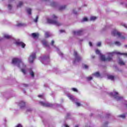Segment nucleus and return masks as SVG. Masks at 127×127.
<instances>
[{
    "label": "nucleus",
    "mask_w": 127,
    "mask_h": 127,
    "mask_svg": "<svg viewBox=\"0 0 127 127\" xmlns=\"http://www.w3.org/2000/svg\"><path fill=\"white\" fill-rule=\"evenodd\" d=\"M3 36L4 38H6V39H11V42H13V43H14L16 46H21L22 48H25L26 44L24 43V42L20 41L19 39L16 40L12 37L11 35H9L8 34H4Z\"/></svg>",
    "instance_id": "obj_3"
},
{
    "label": "nucleus",
    "mask_w": 127,
    "mask_h": 127,
    "mask_svg": "<svg viewBox=\"0 0 127 127\" xmlns=\"http://www.w3.org/2000/svg\"><path fill=\"white\" fill-rule=\"evenodd\" d=\"M108 78L109 79H111V80H115V77L114 75L109 74L108 75Z\"/></svg>",
    "instance_id": "obj_17"
},
{
    "label": "nucleus",
    "mask_w": 127,
    "mask_h": 127,
    "mask_svg": "<svg viewBox=\"0 0 127 127\" xmlns=\"http://www.w3.org/2000/svg\"><path fill=\"white\" fill-rule=\"evenodd\" d=\"M23 25H24V24L22 23H19L17 24V26H22Z\"/></svg>",
    "instance_id": "obj_35"
},
{
    "label": "nucleus",
    "mask_w": 127,
    "mask_h": 127,
    "mask_svg": "<svg viewBox=\"0 0 127 127\" xmlns=\"http://www.w3.org/2000/svg\"><path fill=\"white\" fill-rule=\"evenodd\" d=\"M18 105L21 109H23L26 106V103L25 101H21L18 103Z\"/></svg>",
    "instance_id": "obj_13"
},
{
    "label": "nucleus",
    "mask_w": 127,
    "mask_h": 127,
    "mask_svg": "<svg viewBox=\"0 0 127 127\" xmlns=\"http://www.w3.org/2000/svg\"><path fill=\"white\" fill-rule=\"evenodd\" d=\"M32 108H27V111H28V112L32 111Z\"/></svg>",
    "instance_id": "obj_43"
},
{
    "label": "nucleus",
    "mask_w": 127,
    "mask_h": 127,
    "mask_svg": "<svg viewBox=\"0 0 127 127\" xmlns=\"http://www.w3.org/2000/svg\"><path fill=\"white\" fill-rule=\"evenodd\" d=\"M96 18H97L96 16H91L90 19V20H95Z\"/></svg>",
    "instance_id": "obj_30"
},
{
    "label": "nucleus",
    "mask_w": 127,
    "mask_h": 127,
    "mask_svg": "<svg viewBox=\"0 0 127 127\" xmlns=\"http://www.w3.org/2000/svg\"><path fill=\"white\" fill-rule=\"evenodd\" d=\"M88 20L87 17H83L82 20V21H87Z\"/></svg>",
    "instance_id": "obj_31"
},
{
    "label": "nucleus",
    "mask_w": 127,
    "mask_h": 127,
    "mask_svg": "<svg viewBox=\"0 0 127 127\" xmlns=\"http://www.w3.org/2000/svg\"><path fill=\"white\" fill-rule=\"evenodd\" d=\"M32 36L34 38H38V37L39 36V33H32Z\"/></svg>",
    "instance_id": "obj_19"
},
{
    "label": "nucleus",
    "mask_w": 127,
    "mask_h": 127,
    "mask_svg": "<svg viewBox=\"0 0 127 127\" xmlns=\"http://www.w3.org/2000/svg\"><path fill=\"white\" fill-rule=\"evenodd\" d=\"M64 127H69L68 125H66V124L64 125Z\"/></svg>",
    "instance_id": "obj_54"
},
{
    "label": "nucleus",
    "mask_w": 127,
    "mask_h": 127,
    "mask_svg": "<svg viewBox=\"0 0 127 127\" xmlns=\"http://www.w3.org/2000/svg\"><path fill=\"white\" fill-rule=\"evenodd\" d=\"M23 86H25V87H27V86H28V84H23Z\"/></svg>",
    "instance_id": "obj_50"
},
{
    "label": "nucleus",
    "mask_w": 127,
    "mask_h": 127,
    "mask_svg": "<svg viewBox=\"0 0 127 127\" xmlns=\"http://www.w3.org/2000/svg\"><path fill=\"white\" fill-rule=\"evenodd\" d=\"M84 33V29L82 28L79 30H76L73 32L74 35H82Z\"/></svg>",
    "instance_id": "obj_11"
},
{
    "label": "nucleus",
    "mask_w": 127,
    "mask_h": 127,
    "mask_svg": "<svg viewBox=\"0 0 127 127\" xmlns=\"http://www.w3.org/2000/svg\"><path fill=\"white\" fill-rule=\"evenodd\" d=\"M38 18H39V16H38V15H37L35 19H34V21H35V22H37Z\"/></svg>",
    "instance_id": "obj_32"
},
{
    "label": "nucleus",
    "mask_w": 127,
    "mask_h": 127,
    "mask_svg": "<svg viewBox=\"0 0 127 127\" xmlns=\"http://www.w3.org/2000/svg\"><path fill=\"white\" fill-rule=\"evenodd\" d=\"M95 53L96 54L100 55V59L102 61H112L113 60V57L115 54L124 55V53H121V52H118L117 51H114L113 52L107 53L108 57L106 58L105 55H102L101 53H100V50H96Z\"/></svg>",
    "instance_id": "obj_1"
},
{
    "label": "nucleus",
    "mask_w": 127,
    "mask_h": 127,
    "mask_svg": "<svg viewBox=\"0 0 127 127\" xmlns=\"http://www.w3.org/2000/svg\"><path fill=\"white\" fill-rule=\"evenodd\" d=\"M55 48L56 49V51H57L58 54L61 56L62 58L63 57L64 54L62 52H61L60 49L58 48L56 46H54Z\"/></svg>",
    "instance_id": "obj_15"
},
{
    "label": "nucleus",
    "mask_w": 127,
    "mask_h": 127,
    "mask_svg": "<svg viewBox=\"0 0 127 127\" xmlns=\"http://www.w3.org/2000/svg\"><path fill=\"white\" fill-rule=\"evenodd\" d=\"M54 43H55L54 40H52V42H51V45L53 46L54 44Z\"/></svg>",
    "instance_id": "obj_44"
},
{
    "label": "nucleus",
    "mask_w": 127,
    "mask_h": 127,
    "mask_svg": "<svg viewBox=\"0 0 127 127\" xmlns=\"http://www.w3.org/2000/svg\"><path fill=\"white\" fill-rule=\"evenodd\" d=\"M65 5H64V6H59V9H60V10H63V9H65Z\"/></svg>",
    "instance_id": "obj_21"
},
{
    "label": "nucleus",
    "mask_w": 127,
    "mask_h": 127,
    "mask_svg": "<svg viewBox=\"0 0 127 127\" xmlns=\"http://www.w3.org/2000/svg\"><path fill=\"white\" fill-rule=\"evenodd\" d=\"M101 42H98L97 46H101Z\"/></svg>",
    "instance_id": "obj_45"
},
{
    "label": "nucleus",
    "mask_w": 127,
    "mask_h": 127,
    "mask_svg": "<svg viewBox=\"0 0 127 127\" xmlns=\"http://www.w3.org/2000/svg\"><path fill=\"white\" fill-rule=\"evenodd\" d=\"M30 74H31V76H32V77H34L35 74H34V71H33V70H31L30 71Z\"/></svg>",
    "instance_id": "obj_24"
},
{
    "label": "nucleus",
    "mask_w": 127,
    "mask_h": 127,
    "mask_svg": "<svg viewBox=\"0 0 127 127\" xmlns=\"http://www.w3.org/2000/svg\"><path fill=\"white\" fill-rule=\"evenodd\" d=\"M42 43L43 46L46 47L47 50L50 49V46L48 41H46V40H42Z\"/></svg>",
    "instance_id": "obj_12"
},
{
    "label": "nucleus",
    "mask_w": 127,
    "mask_h": 127,
    "mask_svg": "<svg viewBox=\"0 0 127 127\" xmlns=\"http://www.w3.org/2000/svg\"><path fill=\"white\" fill-rule=\"evenodd\" d=\"M43 122L44 124H45V125H46V123H45V121H43Z\"/></svg>",
    "instance_id": "obj_55"
},
{
    "label": "nucleus",
    "mask_w": 127,
    "mask_h": 127,
    "mask_svg": "<svg viewBox=\"0 0 127 127\" xmlns=\"http://www.w3.org/2000/svg\"><path fill=\"white\" fill-rule=\"evenodd\" d=\"M36 58V54L35 52H33L28 58V61L30 63H33L34 61L35 60Z\"/></svg>",
    "instance_id": "obj_10"
},
{
    "label": "nucleus",
    "mask_w": 127,
    "mask_h": 127,
    "mask_svg": "<svg viewBox=\"0 0 127 127\" xmlns=\"http://www.w3.org/2000/svg\"><path fill=\"white\" fill-rule=\"evenodd\" d=\"M53 71L54 72H56V73H58L59 72V68H53Z\"/></svg>",
    "instance_id": "obj_29"
},
{
    "label": "nucleus",
    "mask_w": 127,
    "mask_h": 127,
    "mask_svg": "<svg viewBox=\"0 0 127 127\" xmlns=\"http://www.w3.org/2000/svg\"><path fill=\"white\" fill-rule=\"evenodd\" d=\"M3 120H4V124L5 125V124H6V118H4V119H3Z\"/></svg>",
    "instance_id": "obj_49"
},
{
    "label": "nucleus",
    "mask_w": 127,
    "mask_h": 127,
    "mask_svg": "<svg viewBox=\"0 0 127 127\" xmlns=\"http://www.w3.org/2000/svg\"><path fill=\"white\" fill-rule=\"evenodd\" d=\"M122 25H123V26H124V27H125L127 29V23H123Z\"/></svg>",
    "instance_id": "obj_38"
},
{
    "label": "nucleus",
    "mask_w": 127,
    "mask_h": 127,
    "mask_svg": "<svg viewBox=\"0 0 127 127\" xmlns=\"http://www.w3.org/2000/svg\"><path fill=\"white\" fill-rule=\"evenodd\" d=\"M12 63L18 68H20V69H21V72H22L24 74H26L28 71V68H27L26 65H25L21 59L14 58L12 60Z\"/></svg>",
    "instance_id": "obj_2"
},
{
    "label": "nucleus",
    "mask_w": 127,
    "mask_h": 127,
    "mask_svg": "<svg viewBox=\"0 0 127 127\" xmlns=\"http://www.w3.org/2000/svg\"><path fill=\"white\" fill-rule=\"evenodd\" d=\"M86 79L87 80H91L92 79H93V76H92L91 75H90V76H87L86 77Z\"/></svg>",
    "instance_id": "obj_25"
},
{
    "label": "nucleus",
    "mask_w": 127,
    "mask_h": 127,
    "mask_svg": "<svg viewBox=\"0 0 127 127\" xmlns=\"http://www.w3.org/2000/svg\"><path fill=\"white\" fill-rule=\"evenodd\" d=\"M45 35L46 37H49V36H50V33L49 32H45Z\"/></svg>",
    "instance_id": "obj_26"
},
{
    "label": "nucleus",
    "mask_w": 127,
    "mask_h": 127,
    "mask_svg": "<svg viewBox=\"0 0 127 127\" xmlns=\"http://www.w3.org/2000/svg\"><path fill=\"white\" fill-rule=\"evenodd\" d=\"M106 117H108V118H109L110 117H111L110 114H107Z\"/></svg>",
    "instance_id": "obj_48"
},
{
    "label": "nucleus",
    "mask_w": 127,
    "mask_h": 127,
    "mask_svg": "<svg viewBox=\"0 0 127 127\" xmlns=\"http://www.w3.org/2000/svg\"><path fill=\"white\" fill-rule=\"evenodd\" d=\"M16 127H23L22 125L21 124H18Z\"/></svg>",
    "instance_id": "obj_42"
},
{
    "label": "nucleus",
    "mask_w": 127,
    "mask_h": 127,
    "mask_svg": "<svg viewBox=\"0 0 127 127\" xmlns=\"http://www.w3.org/2000/svg\"><path fill=\"white\" fill-rule=\"evenodd\" d=\"M27 11L28 14H32V9H30V8H28V9H27Z\"/></svg>",
    "instance_id": "obj_22"
},
{
    "label": "nucleus",
    "mask_w": 127,
    "mask_h": 127,
    "mask_svg": "<svg viewBox=\"0 0 127 127\" xmlns=\"http://www.w3.org/2000/svg\"><path fill=\"white\" fill-rule=\"evenodd\" d=\"M40 61H41V63L44 64V65H46L49 64V62H50V58L49 55H47V56H43V57H40L39 58Z\"/></svg>",
    "instance_id": "obj_8"
},
{
    "label": "nucleus",
    "mask_w": 127,
    "mask_h": 127,
    "mask_svg": "<svg viewBox=\"0 0 127 127\" xmlns=\"http://www.w3.org/2000/svg\"><path fill=\"white\" fill-rule=\"evenodd\" d=\"M12 5H10V4H9L8 5L7 8L9 10H11L12 9Z\"/></svg>",
    "instance_id": "obj_28"
},
{
    "label": "nucleus",
    "mask_w": 127,
    "mask_h": 127,
    "mask_svg": "<svg viewBox=\"0 0 127 127\" xmlns=\"http://www.w3.org/2000/svg\"><path fill=\"white\" fill-rule=\"evenodd\" d=\"M61 33H63V32H64V30L63 29H61V30H60Z\"/></svg>",
    "instance_id": "obj_47"
},
{
    "label": "nucleus",
    "mask_w": 127,
    "mask_h": 127,
    "mask_svg": "<svg viewBox=\"0 0 127 127\" xmlns=\"http://www.w3.org/2000/svg\"><path fill=\"white\" fill-rule=\"evenodd\" d=\"M89 46H91V47L92 46V42H89Z\"/></svg>",
    "instance_id": "obj_52"
},
{
    "label": "nucleus",
    "mask_w": 127,
    "mask_h": 127,
    "mask_svg": "<svg viewBox=\"0 0 127 127\" xmlns=\"http://www.w3.org/2000/svg\"><path fill=\"white\" fill-rule=\"evenodd\" d=\"M70 116V113H67L66 116V119H69Z\"/></svg>",
    "instance_id": "obj_37"
},
{
    "label": "nucleus",
    "mask_w": 127,
    "mask_h": 127,
    "mask_svg": "<svg viewBox=\"0 0 127 127\" xmlns=\"http://www.w3.org/2000/svg\"><path fill=\"white\" fill-rule=\"evenodd\" d=\"M109 94L110 96L113 97L117 101H122L124 104L127 108V101L124 99V97L123 96H120L119 92L117 91H113V92H110Z\"/></svg>",
    "instance_id": "obj_4"
},
{
    "label": "nucleus",
    "mask_w": 127,
    "mask_h": 127,
    "mask_svg": "<svg viewBox=\"0 0 127 127\" xmlns=\"http://www.w3.org/2000/svg\"><path fill=\"white\" fill-rule=\"evenodd\" d=\"M67 97H68V98L69 99H70V100H71L72 101H74V97H73V95H70V94H67Z\"/></svg>",
    "instance_id": "obj_20"
},
{
    "label": "nucleus",
    "mask_w": 127,
    "mask_h": 127,
    "mask_svg": "<svg viewBox=\"0 0 127 127\" xmlns=\"http://www.w3.org/2000/svg\"><path fill=\"white\" fill-rule=\"evenodd\" d=\"M23 92L24 93H26L25 90H23Z\"/></svg>",
    "instance_id": "obj_56"
},
{
    "label": "nucleus",
    "mask_w": 127,
    "mask_h": 127,
    "mask_svg": "<svg viewBox=\"0 0 127 127\" xmlns=\"http://www.w3.org/2000/svg\"><path fill=\"white\" fill-rule=\"evenodd\" d=\"M95 56H93V55H92V56H91V58H92V59L95 58Z\"/></svg>",
    "instance_id": "obj_53"
},
{
    "label": "nucleus",
    "mask_w": 127,
    "mask_h": 127,
    "mask_svg": "<svg viewBox=\"0 0 127 127\" xmlns=\"http://www.w3.org/2000/svg\"><path fill=\"white\" fill-rule=\"evenodd\" d=\"M119 64L120 65H125V63L124 62V61L122 60V59H121L119 58Z\"/></svg>",
    "instance_id": "obj_18"
},
{
    "label": "nucleus",
    "mask_w": 127,
    "mask_h": 127,
    "mask_svg": "<svg viewBox=\"0 0 127 127\" xmlns=\"http://www.w3.org/2000/svg\"><path fill=\"white\" fill-rule=\"evenodd\" d=\"M22 4H23V2H19V4L17 5V7H21L22 6Z\"/></svg>",
    "instance_id": "obj_27"
},
{
    "label": "nucleus",
    "mask_w": 127,
    "mask_h": 127,
    "mask_svg": "<svg viewBox=\"0 0 127 127\" xmlns=\"http://www.w3.org/2000/svg\"><path fill=\"white\" fill-rule=\"evenodd\" d=\"M119 117H121V118L125 119V118H126V115H125V114H123L122 115H120Z\"/></svg>",
    "instance_id": "obj_33"
},
{
    "label": "nucleus",
    "mask_w": 127,
    "mask_h": 127,
    "mask_svg": "<svg viewBox=\"0 0 127 127\" xmlns=\"http://www.w3.org/2000/svg\"><path fill=\"white\" fill-rule=\"evenodd\" d=\"M92 75H94L96 77H102L101 73H100L99 71H96L94 73H92Z\"/></svg>",
    "instance_id": "obj_16"
},
{
    "label": "nucleus",
    "mask_w": 127,
    "mask_h": 127,
    "mask_svg": "<svg viewBox=\"0 0 127 127\" xmlns=\"http://www.w3.org/2000/svg\"><path fill=\"white\" fill-rule=\"evenodd\" d=\"M43 1H49V2H51L50 4L52 5V6H57V5H58L57 3L52 2L53 0H43Z\"/></svg>",
    "instance_id": "obj_14"
},
{
    "label": "nucleus",
    "mask_w": 127,
    "mask_h": 127,
    "mask_svg": "<svg viewBox=\"0 0 127 127\" xmlns=\"http://www.w3.org/2000/svg\"><path fill=\"white\" fill-rule=\"evenodd\" d=\"M58 18V16L55 15V14H53L52 15L51 18H48L47 19V22L48 23H51L52 24H55V25H61V23L60 22H59L57 19Z\"/></svg>",
    "instance_id": "obj_5"
},
{
    "label": "nucleus",
    "mask_w": 127,
    "mask_h": 127,
    "mask_svg": "<svg viewBox=\"0 0 127 127\" xmlns=\"http://www.w3.org/2000/svg\"><path fill=\"white\" fill-rule=\"evenodd\" d=\"M83 68H84L85 69H88V65H83Z\"/></svg>",
    "instance_id": "obj_40"
},
{
    "label": "nucleus",
    "mask_w": 127,
    "mask_h": 127,
    "mask_svg": "<svg viewBox=\"0 0 127 127\" xmlns=\"http://www.w3.org/2000/svg\"><path fill=\"white\" fill-rule=\"evenodd\" d=\"M73 56H74V60L73 62L74 65H77L82 60V57L78 54L77 51H74Z\"/></svg>",
    "instance_id": "obj_7"
},
{
    "label": "nucleus",
    "mask_w": 127,
    "mask_h": 127,
    "mask_svg": "<svg viewBox=\"0 0 127 127\" xmlns=\"http://www.w3.org/2000/svg\"><path fill=\"white\" fill-rule=\"evenodd\" d=\"M39 103L41 105H42V106H45L47 107H53V108L59 107V106L61 107L62 106L61 105L57 104V103H55V104L49 103V102H48L47 101H40Z\"/></svg>",
    "instance_id": "obj_6"
},
{
    "label": "nucleus",
    "mask_w": 127,
    "mask_h": 127,
    "mask_svg": "<svg viewBox=\"0 0 127 127\" xmlns=\"http://www.w3.org/2000/svg\"><path fill=\"white\" fill-rule=\"evenodd\" d=\"M109 124L108 122H106L103 126V127H108V124Z\"/></svg>",
    "instance_id": "obj_36"
},
{
    "label": "nucleus",
    "mask_w": 127,
    "mask_h": 127,
    "mask_svg": "<svg viewBox=\"0 0 127 127\" xmlns=\"http://www.w3.org/2000/svg\"><path fill=\"white\" fill-rule=\"evenodd\" d=\"M112 35L114 36H118L120 38H122V39H125V37L122 35V34L119 32L116 29H114L111 32Z\"/></svg>",
    "instance_id": "obj_9"
},
{
    "label": "nucleus",
    "mask_w": 127,
    "mask_h": 127,
    "mask_svg": "<svg viewBox=\"0 0 127 127\" xmlns=\"http://www.w3.org/2000/svg\"><path fill=\"white\" fill-rule=\"evenodd\" d=\"M125 47H127V45H125Z\"/></svg>",
    "instance_id": "obj_59"
},
{
    "label": "nucleus",
    "mask_w": 127,
    "mask_h": 127,
    "mask_svg": "<svg viewBox=\"0 0 127 127\" xmlns=\"http://www.w3.org/2000/svg\"><path fill=\"white\" fill-rule=\"evenodd\" d=\"M115 44L117 46H120L121 45V43L119 41H116V42H115Z\"/></svg>",
    "instance_id": "obj_23"
},
{
    "label": "nucleus",
    "mask_w": 127,
    "mask_h": 127,
    "mask_svg": "<svg viewBox=\"0 0 127 127\" xmlns=\"http://www.w3.org/2000/svg\"><path fill=\"white\" fill-rule=\"evenodd\" d=\"M72 90H73V91H78V89H77V88H75L74 87L71 88Z\"/></svg>",
    "instance_id": "obj_39"
},
{
    "label": "nucleus",
    "mask_w": 127,
    "mask_h": 127,
    "mask_svg": "<svg viewBox=\"0 0 127 127\" xmlns=\"http://www.w3.org/2000/svg\"><path fill=\"white\" fill-rule=\"evenodd\" d=\"M75 104L77 105V106H80L81 104L79 102H75Z\"/></svg>",
    "instance_id": "obj_41"
},
{
    "label": "nucleus",
    "mask_w": 127,
    "mask_h": 127,
    "mask_svg": "<svg viewBox=\"0 0 127 127\" xmlns=\"http://www.w3.org/2000/svg\"><path fill=\"white\" fill-rule=\"evenodd\" d=\"M38 97H41V98H44L43 95H42L41 94L39 95Z\"/></svg>",
    "instance_id": "obj_46"
},
{
    "label": "nucleus",
    "mask_w": 127,
    "mask_h": 127,
    "mask_svg": "<svg viewBox=\"0 0 127 127\" xmlns=\"http://www.w3.org/2000/svg\"><path fill=\"white\" fill-rule=\"evenodd\" d=\"M72 12H73V13H74L75 14H78L77 11L76 10H75V9H73L72 10Z\"/></svg>",
    "instance_id": "obj_34"
},
{
    "label": "nucleus",
    "mask_w": 127,
    "mask_h": 127,
    "mask_svg": "<svg viewBox=\"0 0 127 127\" xmlns=\"http://www.w3.org/2000/svg\"><path fill=\"white\" fill-rule=\"evenodd\" d=\"M75 127H78V126H75Z\"/></svg>",
    "instance_id": "obj_60"
},
{
    "label": "nucleus",
    "mask_w": 127,
    "mask_h": 127,
    "mask_svg": "<svg viewBox=\"0 0 127 127\" xmlns=\"http://www.w3.org/2000/svg\"><path fill=\"white\" fill-rule=\"evenodd\" d=\"M83 41V39H80V41Z\"/></svg>",
    "instance_id": "obj_58"
},
{
    "label": "nucleus",
    "mask_w": 127,
    "mask_h": 127,
    "mask_svg": "<svg viewBox=\"0 0 127 127\" xmlns=\"http://www.w3.org/2000/svg\"><path fill=\"white\" fill-rule=\"evenodd\" d=\"M85 127H91L90 124H87V125L85 126Z\"/></svg>",
    "instance_id": "obj_51"
},
{
    "label": "nucleus",
    "mask_w": 127,
    "mask_h": 127,
    "mask_svg": "<svg viewBox=\"0 0 127 127\" xmlns=\"http://www.w3.org/2000/svg\"><path fill=\"white\" fill-rule=\"evenodd\" d=\"M12 1H13V0H9V2H12Z\"/></svg>",
    "instance_id": "obj_57"
}]
</instances>
